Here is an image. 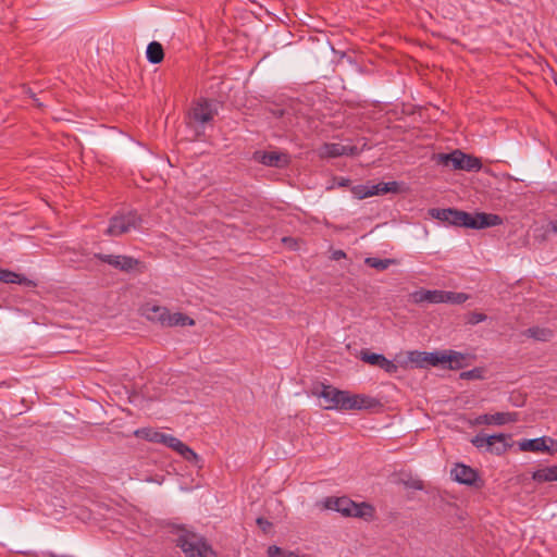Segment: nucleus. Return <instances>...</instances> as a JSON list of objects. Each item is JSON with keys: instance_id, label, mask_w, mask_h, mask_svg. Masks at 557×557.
I'll use <instances>...</instances> for the list:
<instances>
[{"instance_id": "nucleus-1", "label": "nucleus", "mask_w": 557, "mask_h": 557, "mask_svg": "<svg viewBox=\"0 0 557 557\" xmlns=\"http://www.w3.org/2000/svg\"><path fill=\"white\" fill-rule=\"evenodd\" d=\"M319 396L327 403L324 408L330 410L336 409L349 411L370 409L379 404V401L373 397L361 394H350L347 391H341L331 385H322Z\"/></svg>"}, {"instance_id": "nucleus-2", "label": "nucleus", "mask_w": 557, "mask_h": 557, "mask_svg": "<svg viewBox=\"0 0 557 557\" xmlns=\"http://www.w3.org/2000/svg\"><path fill=\"white\" fill-rule=\"evenodd\" d=\"M139 312L143 317L153 323L162 326H194L195 320L182 312L171 313L166 307L160 306L153 301L145 302Z\"/></svg>"}, {"instance_id": "nucleus-3", "label": "nucleus", "mask_w": 557, "mask_h": 557, "mask_svg": "<svg viewBox=\"0 0 557 557\" xmlns=\"http://www.w3.org/2000/svg\"><path fill=\"white\" fill-rule=\"evenodd\" d=\"M134 435L138 438H143L151 443L162 444L176 451L186 461L197 462L199 459L198 455L181 440L171 434L162 433L154 428L137 429L134 432Z\"/></svg>"}, {"instance_id": "nucleus-4", "label": "nucleus", "mask_w": 557, "mask_h": 557, "mask_svg": "<svg viewBox=\"0 0 557 557\" xmlns=\"http://www.w3.org/2000/svg\"><path fill=\"white\" fill-rule=\"evenodd\" d=\"M325 509L341 512L344 517L360 518L366 521L375 519V508L367 502L356 503L349 497H326L323 502Z\"/></svg>"}, {"instance_id": "nucleus-5", "label": "nucleus", "mask_w": 557, "mask_h": 557, "mask_svg": "<svg viewBox=\"0 0 557 557\" xmlns=\"http://www.w3.org/2000/svg\"><path fill=\"white\" fill-rule=\"evenodd\" d=\"M437 164L443 166H451L454 170H462L467 172H478L482 169L481 159L467 154L459 149L450 153H437L434 156Z\"/></svg>"}, {"instance_id": "nucleus-6", "label": "nucleus", "mask_w": 557, "mask_h": 557, "mask_svg": "<svg viewBox=\"0 0 557 557\" xmlns=\"http://www.w3.org/2000/svg\"><path fill=\"white\" fill-rule=\"evenodd\" d=\"M175 543L186 557H216L207 541L195 533L183 532L177 536Z\"/></svg>"}, {"instance_id": "nucleus-7", "label": "nucleus", "mask_w": 557, "mask_h": 557, "mask_svg": "<svg viewBox=\"0 0 557 557\" xmlns=\"http://www.w3.org/2000/svg\"><path fill=\"white\" fill-rule=\"evenodd\" d=\"M143 222V218L137 211L131 210L127 212L119 213L110 219L106 234L111 237L121 236L137 230Z\"/></svg>"}, {"instance_id": "nucleus-8", "label": "nucleus", "mask_w": 557, "mask_h": 557, "mask_svg": "<svg viewBox=\"0 0 557 557\" xmlns=\"http://www.w3.org/2000/svg\"><path fill=\"white\" fill-rule=\"evenodd\" d=\"M218 114L213 103L208 99L198 100L189 111V120L191 124L205 125L211 122Z\"/></svg>"}, {"instance_id": "nucleus-9", "label": "nucleus", "mask_w": 557, "mask_h": 557, "mask_svg": "<svg viewBox=\"0 0 557 557\" xmlns=\"http://www.w3.org/2000/svg\"><path fill=\"white\" fill-rule=\"evenodd\" d=\"M397 190V183H379L375 185H357L354 186L351 191L354 196L358 199H364L368 197H372L375 195H382L387 194L389 191H396Z\"/></svg>"}, {"instance_id": "nucleus-10", "label": "nucleus", "mask_w": 557, "mask_h": 557, "mask_svg": "<svg viewBox=\"0 0 557 557\" xmlns=\"http://www.w3.org/2000/svg\"><path fill=\"white\" fill-rule=\"evenodd\" d=\"M95 257L101 262L108 263L109 265L125 272H131L140 265V261L138 259L129 256L97 253Z\"/></svg>"}, {"instance_id": "nucleus-11", "label": "nucleus", "mask_w": 557, "mask_h": 557, "mask_svg": "<svg viewBox=\"0 0 557 557\" xmlns=\"http://www.w3.org/2000/svg\"><path fill=\"white\" fill-rule=\"evenodd\" d=\"M430 214L432 218L437 219L443 222H447L455 226H463L467 225L468 212L460 211L457 209H431Z\"/></svg>"}, {"instance_id": "nucleus-12", "label": "nucleus", "mask_w": 557, "mask_h": 557, "mask_svg": "<svg viewBox=\"0 0 557 557\" xmlns=\"http://www.w3.org/2000/svg\"><path fill=\"white\" fill-rule=\"evenodd\" d=\"M503 224V219L498 214L494 213H468V220L466 227L473 230H482L492 226H498Z\"/></svg>"}, {"instance_id": "nucleus-13", "label": "nucleus", "mask_w": 557, "mask_h": 557, "mask_svg": "<svg viewBox=\"0 0 557 557\" xmlns=\"http://www.w3.org/2000/svg\"><path fill=\"white\" fill-rule=\"evenodd\" d=\"M450 474L456 482L468 486L476 485V482L480 480L478 472L463 463H457L451 469Z\"/></svg>"}, {"instance_id": "nucleus-14", "label": "nucleus", "mask_w": 557, "mask_h": 557, "mask_svg": "<svg viewBox=\"0 0 557 557\" xmlns=\"http://www.w3.org/2000/svg\"><path fill=\"white\" fill-rule=\"evenodd\" d=\"M357 148L355 146L343 145L339 143H326L319 149L321 158H336L341 156L355 154Z\"/></svg>"}, {"instance_id": "nucleus-15", "label": "nucleus", "mask_w": 557, "mask_h": 557, "mask_svg": "<svg viewBox=\"0 0 557 557\" xmlns=\"http://www.w3.org/2000/svg\"><path fill=\"white\" fill-rule=\"evenodd\" d=\"M253 158L264 165L276 168L286 166L289 162L288 156L286 153L275 151H256Z\"/></svg>"}, {"instance_id": "nucleus-16", "label": "nucleus", "mask_w": 557, "mask_h": 557, "mask_svg": "<svg viewBox=\"0 0 557 557\" xmlns=\"http://www.w3.org/2000/svg\"><path fill=\"white\" fill-rule=\"evenodd\" d=\"M361 360L371 366L379 367L387 373H395L398 369L397 366L384 355L370 352L368 350L361 352Z\"/></svg>"}, {"instance_id": "nucleus-17", "label": "nucleus", "mask_w": 557, "mask_h": 557, "mask_svg": "<svg viewBox=\"0 0 557 557\" xmlns=\"http://www.w3.org/2000/svg\"><path fill=\"white\" fill-rule=\"evenodd\" d=\"M517 420V414L512 412H496L493 414H481L475 419L478 424H486V425H503L505 423L515 422Z\"/></svg>"}, {"instance_id": "nucleus-18", "label": "nucleus", "mask_w": 557, "mask_h": 557, "mask_svg": "<svg viewBox=\"0 0 557 557\" xmlns=\"http://www.w3.org/2000/svg\"><path fill=\"white\" fill-rule=\"evenodd\" d=\"M410 300L414 304H441V289H424L420 288L418 290L412 292L410 295Z\"/></svg>"}, {"instance_id": "nucleus-19", "label": "nucleus", "mask_w": 557, "mask_h": 557, "mask_svg": "<svg viewBox=\"0 0 557 557\" xmlns=\"http://www.w3.org/2000/svg\"><path fill=\"white\" fill-rule=\"evenodd\" d=\"M518 447L521 451H530V453H545L546 454V435L531 438V440H521L518 442Z\"/></svg>"}, {"instance_id": "nucleus-20", "label": "nucleus", "mask_w": 557, "mask_h": 557, "mask_svg": "<svg viewBox=\"0 0 557 557\" xmlns=\"http://www.w3.org/2000/svg\"><path fill=\"white\" fill-rule=\"evenodd\" d=\"M466 355L455 350L443 351V364H447L450 370H459L467 366Z\"/></svg>"}, {"instance_id": "nucleus-21", "label": "nucleus", "mask_w": 557, "mask_h": 557, "mask_svg": "<svg viewBox=\"0 0 557 557\" xmlns=\"http://www.w3.org/2000/svg\"><path fill=\"white\" fill-rule=\"evenodd\" d=\"M532 480L536 483L557 481V465L540 468L532 472Z\"/></svg>"}, {"instance_id": "nucleus-22", "label": "nucleus", "mask_w": 557, "mask_h": 557, "mask_svg": "<svg viewBox=\"0 0 557 557\" xmlns=\"http://www.w3.org/2000/svg\"><path fill=\"white\" fill-rule=\"evenodd\" d=\"M417 359L411 358L412 361L420 363V366H432L436 367L443 364V351L434 352H416Z\"/></svg>"}, {"instance_id": "nucleus-23", "label": "nucleus", "mask_w": 557, "mask_h": 557, "mask_svg": "<svg viewBox=\"0 0 557 557\" xmlns=\"http://www.w3.org/2000/svg\"><path fill=\"white\" fill-rule=\"evenodd\" d=\"M0 281L3 283L20 284L33 287L36 286V283L32 280H28L26 276L10 270H0Z\"/></svg>"}, {"instance_id": "nucleus-24", "label": "nucleus", "mask_w": 557, "mask_h": 557, "mask_svg": "<svg viewBox=\"0 0 557 557\" xmlns=\"http://www.w3.org/2000/svg\"><path fill=\"white\" fill-rule=\"evenodd\" d=\"M146 55L148 61L152 64L162 62L164 58L162 45L158 41H151L147 47Z\"/></svg>"}, {"instance_id": "nucleus-25", "label": "nucleus", "mask_w": 557, "mask_h": 557, "mask_svg": "<svg viewBox=\"0 0 557 557\" xmlns=\"http://www.w3.org/2000/svg\"><path fill=\"white\" fill-rule=\"evenodd\" d=\"M469 298L470 296L466 293L441 290V304L461 305Z\"/></svg>"}, {"instance_id": "nucleus-26", "label": "nucleus", "mask_w": 557, "mask_h": 557, "mask_svg": "<svg viewBox=\"0 0 557 557\" xmlns=\"http://www.w3.org/2000/svg\"><path fill=\"white\" fill-rule=\"evenodd\" d=\"M492 436H500V440H490L486 443V449L491 453H495L496 455L504 454L509 445L506 443L508 435L506 434H493Z\"/></svg>"}, {"instance_id": "nucleus-27", "label": "nucleus", "mask_w": 557, "mask_h": 557, "mask_svg": "<svg viewBox=\"0 0 557 557\" xmlns=\"http://www.w3.org/2000/svg\"><path fill=\"white\" fill-rule=\"evenodd\" d=\"M525 333L528 336L541 342L550 341L554 334L550 329L539 326L530 327Z\"/></svg>"}, {"instance_id": "nucleus-28", "label": "nucleus", "mask_w": 557, "mask_h": 557, "mask_svg": "<svg viewBox=\"0 0 557 557\" xmlns=\"http://www.w3.org/2000/svg\"><path fill=\"white\" fill-rule=\"evenodd\" d=\"M366 264L370 268L376 269L379 271L386 270L389 265L395 264V259H379L374 257H369L366 259Z\"/></svg>"}, {"instance_id": "nucleus-29", "label": "nucleus", "mask_w": 557, "mask_h": 557, "mask_svg": "<svg viewBox=\"0 0 557 557\" xmlns=\"http://www.w3.org/2000/svg\"><path fill=\"white\" fill-rule=\"evenodd\" d=\"M267 555L268 557H300L298 552L283 549L276 545L269 546Z\"/></svg>"}, {"instance_id": "nucleus-30", "label": "nucleus", "mask_w": 557, "mask_h": 557, "mask_svg": "<svg viewBox=\"0 0 557 557\" xmlns=\"http://www.w3.org/2000/svg\"><path fill=\"white\" fill-rule=\"evenodd\" d=\"M500 438H502L500 436H488L484 433H480L471 440V443L476 448H483V447H486V443H488L490 440H500Z\"/></svg>"}, {"instance_id": "nucleus-31", "label": "nucleus", "mask_w": 557, "mask_h": 557, "mask_svg": "<svg viewBox=\"0 0 557 557\" xmlns=\"http://www.w3.org/2000/svg\"><path fill=\"white\" fill-rule=\"evenodd\" d=\"M484 377V369L483 368H474L469 371H465L460 373V379L462 380H481Z\"/></svg>"}, {"instance_id": "nucleus-32", "label": "nucleus", "mask_w": 557, "mask_h": 557, "mask_svg": "<svg viewBox=\"0 0 557 557\" xmlns=\"http://www.w3.org/2000/svg\"><path fill=\"white\" fill-rule=\"evenodd\" d=\"M486 314L481 312H471L468 318V323L475 325L486 320Z\"/></svg>"}, {"instance_id": "nucleus-33", "label": "nucleus", "mask_w": 557, "mask_h": 557, "mask_svg": "<svg viewBox=\"0 0 557 557\" xmlns=\"http://www.w3.org/2000/svg\"><path fill=\"white\" fill-rule=\"evenodd\" d=\"M546 454L553 456L557 453V440L550 436H546Z\"/></svg>"}, {"instance_id": "nucleus-34", "label": "nucleus", "mask_w": 557, "mask_h": 557, "mask_svg": "<svg viewBox=\"0 0 557 557\" xmlns=\"http://www.w3.org/2000/svg\"><path fill=\"white\" fill-rule=\"evenodd\" d=\"M411 487L416 488V490H422L423 488V483L421 481H414L412 484H411Z\"/></svg>"}, {"instance_id": "nucleus-35", "label": "nucleus", "mask_w": 557, "mask_h": 557, "mask_svg": "<svg viewBox=\"0 0 557 557\" xmlns=\"http://www.w3.org/2000/svg\"><path fill=\"white\" fill-rule=\"evenodd\" d=\"M549 227L554 233H557V219L549 222Z\"/></svg>"}, {"instance_id": "nucleus-36", "label": "nucleus", "mask_w": 557, "mask_h": 557, "mask_svg": "<svg viewBox=\"0 0 557 557\" xmlns=\"http://www.w3.org/2000/svg\"><path fill=\"white\" fill-rule=\"evenodd\" d=\"M349 183V180L347 178H343L342 182L339 183L341 186H347Z\"/></svg>"}, {"instance_id": "nucleus-37", "label": "nucleus", "mask_w": 557, "mask_h": 557, "mask_svg": "<svg viewBox=\"0 0 557 557\" xmlns=\"http://www.w3.org/2000/svg\"><path fill=\"white\" fill-rule=\"evenodd\" d=\"M345 256L344 251H338L337 257Z\"/></svg>"}, {"instance_id": "nucleus-38", "label": "nucleus", "mask_w": 557, "mask_h": 557, "mask_svg": "<svg viewBox=\"0 0 557 557\" xmlns=\"http://www.w3.org/2000/svg\"><path fill=\"white\" fill-rule=\"evenodd\" d=\"M345 256L344 251H338L337 257Z\"/></svg>"}, {"instance_id": "nucleus-39", "label": "nucleus", "mask_w": 557, "mask_h": 557, "mask_svg": "<svg viewBox=\"0 0 557 557\" xmlns=\"http://www.w3.org/2000/svg\"><path fill=\"white\" fill-rule=\"evenodd\" d=\"M257 522H258V524H261V522H263V520H262L261 518H259V519L257 520Z\"/></svg>"}]
</instances>
